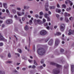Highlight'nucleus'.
I'll return each mask as SVG.
<instances>
[{
    "instance_id": "f257e3e1",
    "label": "nucleus",
    "mask_w": 74,
    "mask_h": 74,
    "mask_svg": "<svg viewBox=\"0 0 74 74\" xmlns=\"http://www.w3.org/2000/svg\"><path fill=\"white\" fill-rule=\"evenodd\" d=\"M37 52L39 55L42 56L45 53V50L43 48H40L38 49Z\"/></svg>"
},
{
    "instance_id": "f03ea898",
    "label": "nucleus",
    "mask_w": 74,
    "mask_h": 74,
    "mask_svg": "<svg viewBox=\"0 0 74 74\" xmlns=\"http://www.w3.org/2000/svg\"><path fill=\"white\" fill-rule=\"evenodd\" d=\"M51 65H53L54 66H56V67L58 68H59L60 69H62V66L61 65H60L56 63H55L53 62H51L50 63Z\"/></svg>"
},
{
    "instance_id": "7ed1b4c3",
    "label": "nucleus",
    "mask_w": 74,
    "mask_h": 74,
    "mask_svg": "<svg viewBox=\"0 0 74 74\" xmlns=\"http://www.w3.org/2000/svg\"><path fill=\"white\" fill-rule=\"evenodd\" d=\"M40 35L44 36V35H45L47 34V31L44 30H42L40 32Z\"/></svg>"
},
{
    "instance_id": "20e7f679",
    "label": "nucleus",
    "mask_w": 74,
    "mask_h": 74,
    "mask_svg": "<svg viewBox=\"0 0 74 74\" xmlns=\"http://www.w3.org/2000/svg\"><path fill=\"white\" fill-rule=\"evenodd\" d=\"M64 27H65V25L63 24H62L60 27L61 31H63L64 30Z\"/></svg>"
},
{
    "instance_id": "39448f33",
    "label": "nucleus",
    "mask_w": 74,
    "mask_h": 74,
    "mask_svg": "<svg viewBox=\"0 0 74 74\" xmlns=\"http://www.w3.org/2000/svg\"><path fill=\"white\" fill-rule=\"evenodd\" d=\"M53 72L54 74H58L60 73V71H59V70L54 69L53 70Z\"/></svg>"
},
{
    "instance_id": "423d86ee",
    "label": "nucleus",
    "mask_w": 74,
    "mask_h": 74,
    "mask_svg": "<svg viewBox=\"0 0 74 74\" xmlns=\"http://www.w3.org/2000/svg\"><path fill=\"white\" fill-rule=\"evenodd\" d=\"M0 40H2V41H5V42H6L7 41V40L4 38H3V36L1 35V34L0 33Z\"/></svg>"
},
{
    "instance_id": "0eeeda50",
    "label": "nucleus",
    "mask_w": 74,
    "mask_h": 74,
    "mask_svg": "<svg viewBox=\"0 0 74 74\" xmlns=\"http://www.w3.org/2000/svg\"><path fill=\"white\" fill-rule=\"evenodd\" d=\"M59 42H60V41H59V39L58 38H56V39L55 45H56V46H57L58 45H59Z\"/></svg>"
},
{
    "instance_id": "6e6552de",
    "label": "nucleus",
    "mask_w": 74,
    "mask_h": 74,
    "mask_svg": "<svg viewBox=\"0 0 74 74\" xmlns=\"http://www.w3.org/2000/svg\"><path fill=\"white\" fill-rule=\"evenodd\" d=\"M5 22L7 24H10V23H11L12 22V20L11 19L8 20L6 21Z\"/></svg>"
},
{
    "instance_id": "1a4fd4ad",
    "label": "nucleus",
    "mask_w": 74,
    "mask_h": 74,
    "mask_svg": "<svg viewBox=\"0 0 74 74\" xmlns=\"http://www.w3.org/2000/svg\"><path fill=\"white\" fill-rule=\"evenodd\" d=\"M71 66L72 74H73V73L74 74V65H71Z\"/></svg>"
},
{
    "instance_id": "9d476101",
    "label": "nucleus",
    "mask_w": 74,
    "mask_h": 74,
    "mask_svg": "<svg viewBox=\"0 0 74 74\" xmlns=\"http://www.w3.org/2000/svg\"><path fill=\"white\" fill-rule=\"evenodd\" d=\"M69 33H68V35H70V34H74V30H73L72 31L71 30V29H70L69 31Z\"/></svg>"
},
{
    "instance_id": "9b49d317",
    "label": "nucleus",
    "mask_w": 74,
    "mask_h": 74,
    "mask_svg": "<svg viewBox=\"0 0 74 74\" xmlns=\"http://www.w3.org/2000/svg\"><path fill=\"white\" fill-rule=\"evenodd\" d=\"M48 15V14L46 13L45 15L44 16L46 18H47V21H50V18L49 17H47V16Z\"/></svg>"
},
{
    "instance_id": "f8f14e48",
    "label": "nucleus",
    "mask_w": 74,
    "mask_h": 74,
    "mask_svg": "<svg viewBox=\"0 0 74 74\" xmlns=\"http://www.w3.org/2000/svg\"><path fill=\"white\" fill-rule=\"evenodd\" d=\"M45 7V10L47 11H48V8L47 7H48V3H46Z\"/></svg>"
},
{
    "instance_id": "ddd939ff",
    "label": "nucleus",
    "mask_w": 74,
    "mask_h": 74,
    "mask_svg": "<svg viewBox=\"0 0 74 74\" xmlns=\"http://www.w3.org/2000/svg\"><path fill=\"white\" fill-rule=\"evenodd\" d=\"M53 44V39H51L48 42V44L50 45H52Z\"/></svg>"
},
{
    "instance_id": "4468645a",
    "label": "nucleus",
    "mask_w": 74,
    "mask_h": 74,
    "mask_svg": "<svg viewBox=\"0 0 74 74\" xmlns=\"http://www.w3.org/2000/svg\"><path fill=\"white\" fill-rule=\"evenodd\" d=\"M64 16H69L70 15V14H68L67 13L65 12L64 14Z\"/></svg>"
},
{
    "instance_id": "2eb2a0df",
    "label": "nucleus",
    "mask_w": 74,
    "mask_h": 74,
    "mask_svg": "<svg viewBox=\"0 0 74 74\" xmlns=\"http://www.w3.org/2000/svg\"><path fill=\"white\" fill-rule=\"evenodd\" d=\"M3 7L5 9H7V3H4L3 4Z\"/></svg>"
},
{
    "instance_id": "dca6fc26",
    "label": "nucleus",
    "mask_w": 74,
    "mask_h": 74,
    "mask_svg": "<svg viewBox=\"0 0 74 74\" xmlns=\"http://www.w3.org/2000/svg\"><path fill=\"white\" fill-rule=\"evenodd\" d=\"M56 12H58V13H60L61 12V10H59V9H57L56 10Z\"/></svg>"
},
{
    "instance_id": "f3484780",
    "label": "nucleus",
    "mask_w": 74,
    "mask_h": 74,
    "mask_svg": "<svg viewBox=\"0 0 74 74\" xmlns=\"http://www.w3.org/2000/svg\"><path fill=\"white\" fill-rule=\"evenodd\" d=\"M24 29L27 31V30L29 29V27H28V26L27 25H26Z\"/></svg>"
},
{
    "instance_id": "a211bd4d",
    "label": "nucleus",
    "mask_w": 74,
    "mask_h": 74,
    "mask_svg": "<svg viewBox=\"0 0 74 74\" xmlns=\"http://www.w3.org/2000/svg\"><path fill=\"white\" fill-rule=\"evenodd\" d=\"M12 13H14V14H15L16 13V10L14 9H12L11 11Z\"/></svg>"
},
{
    "instance_id": "6ab92c4d",
    "label": "nucleus",
    "mask_w": 74,
    "mask_h": 74,
    "mask_svg": "<svg viewBox=\"0 0 74 74\" xmlns=\"http://www.w3.org/2000/svg\"><path fill=\"white\" fill-rule=\"evenodd\" d=\"M56 35H57V36H60V35H61V33L60 32H56Z\"/></svg>"
},
{
    "instance_id": "aec40b11",
    "label": "nucleus",
    "mask_w": 74,
    "mask_h": 74,
    "mask_svg": "<svg viewBox=\"0 0 74 74\" xmlns=\"http://www.w3.org/2000/svg\"><path fill=\"white\" fill-rule=\"evenodd\" d=\"M69 2L71 6L73 5V3H72V2H71V1H69Z\"/></svg>"
},
{
    "instance_id": "412c9836",
    "label": "nucleus",
    "mask_w": 74,
    "mask_h": 74,
    "mask_svg": "<svg viewBox=\"0 0 74 74\" xmlns=\"http://www.w3.org/2000/svg\"><path fill=\"white\" fill-rule=\"evenodd\" d=\"M0 74H5V72L4 71H0Z\"/></svg>"
},
{
    "instance_id": "4be33fe9",
    "label": "nucleus",
    "mask_w": 74,
    "mask_h": 74,
    "mask_svg": "<svg viewBox=\"0 0 74 74\" xmlns=\"http://www.w3.org/2000/svg\"><path fill=\"white\" fill-rule=\"evenodd\" d=\"M18 52H19L20 53H21L22 52V50L19 49H18Z\"/></svg>"
},
{
    "instance_id": "5701e85b",
    "label": "nucleus",
    "mask_w": 74,
    "mask_h": 74,
    "mask_svg": "<svg viewBox=\"0 0 74 74\" xmlns=\"http://www.w3.org/2000/svg\"><path fill=\"white\" fill-rule=\"evenodd\" d=\"M55 6H50V9H55Z\"/></svg>"
},
{
    "instance_id": "b1692460",
    "label": "nucleus",
    "mask_w": 74,
    "mask_h": 74,
    "mask_svg": "<svg viewBox=\"0 0 74 74\" xmlns=\"http://www.w3.org/2000/svg\"><path fill=\"white\" fill-rule=\"evenodd\" d=\"M62 7H63L64 8H65V9H66V6L64 4H63L62 5Z\"/></svg>"
},
{
    "instance_id": "393cba45",
    "label": "nucleus",
    "mask_w": 74,
    "mask_h": 74,
    "mask_svg": "<svg viewBox=\"0 0 74 74\" xmlns=\"http://www.w3.org/2000/svg\"><path fill=\"white\" fill-rule=\"evenodd\" d=\"M65 20L67 22H69V20L67 17H65Z\"/></svg>"
},
{
    "instance_id": "a878e982",
    "label": "nucleus",
    "mask_w": 74,
    "mask_h": 74,
    "mask_svg": "<svg viewBox=\"0 0 74 74\" xmlns=\"http://www.w3.org/2000/svg\"><path fill=\"white\" fill-rule=\"evenodd\" d=\"M60 51L61 53H62V52H64V50L62 49H61L60 50Z\"/></svg>"
},
{
    "instance_id": "bb28decb",
    "label": "nucleus",
    "mask_w": 74,
    "mask_h": 74,
    "mask_svg": "<svg viewBox=\"0 0 74 74\" xmlns=\"http://www.w3.org/2000/svg\"><path fill=\"white\" fill-rule=\"evenodd\" d=\"M34 64L36 66H37L38 65L37 64V62H36V60H34Z\"/></svg>"
},
{
    "instance_id": "cd10ccee",
    "label": "nucleus",
    "mask_w": 74,
    "mask_h": 74,
    "mask_svg": "<svg viewBox=\"0 0 74 74\" xmlns=\"http://www.w3.org/2000/svg\"><path fill=\"white\" fill-rule=\"evenodd\" d=\"M71 10V8H67L66 9L67 11H69Z\"/></svg>"
},
{
    "instance_id": "c85d7f7f",
    "label": "nucleus",
    "mask_w": 74,
    "mask_h": 74,
    "mask_svg": "<svg viewBox=\"0 0 74 74\" xmlns=\"http://www.w3.org/2000/svg\"><path fill=\"white\" fill-rule=\"evenodd\" d=\"M49 38H47V39H46V40H45V42H47V41H48V40H49Z\"/></svg>"
},
{
    "instance_id": "c756f323",
    "label": "nucleus",
    "mask_w": 74,
    "mask_h": 74,
    "mask_svg": "<svg viewBox=\"0 0 74 74\" xmlns=\"http://www.w3.org/2000/svg\"><path fill=\"white\" fill-rule=\"evenodd\" d=\"M12 61H7L6 62V63H12Z\"/></svg>"
},
{
    "instance_id": "7c9ffc66",
    "label": "nucleus",
    "mask_w": 74,
    "mask_h": 74,
    "mask_svg": "<svg viewBox=\"0 0 74 74\" xmlns=\"http://www.w3.org/2000/svg\"><path fill=\"white\" fill-rule=\"evenodd\" d=\"M5 19V17H2L1 16H0V19Z\"/></svg>"
},
{
    "instance_id": "2f4dec72",
    "label": "nucleus",
    "mask_w": 74,
    "mask_h": 74,
    "mask_svg": "<svg viewBox=\"0 0 74 74\" xmlns=\"http://www.w3.org/2000/svg\"><path fill=\"white\" fill-rule=\"evenodd\" d=\"M48 25V23H46L44 24V26H47Z\"/></svg>"
},
{
    "instance_id": "473e14b6",
    "label": "nucleus",
    "mask_w": 74,
    "mask_h": 74,
    "mask_svg": "<svg viewBox=\"0 0 74 74\" xmlns=\"http://www.w3.org/2000/svg\"><path fill=\"white\" fill-rule=\"evenodd\" d=\"M11 56V54H10V53H9L8 54V58H10Z\"/></svg>"
},
{
    "instance_id": "72a5a7b5",
    "label": "nucleus",
    "mask_w": 74,
    "mask_h": 74,
    "mask_svg": "<svg viewBox=\"0 0 74 74\" xmlns=\"http://www.w3.org/2000/svg\"><path fill=\"white\" fill-rule=\"evenodd\" d=\"M36 66L34 65H33L32 67V69H35Z\"/></svg>"
},
{
    "instance_id": "f704fd0d",
    "label": "nucleus",
    "mask_w": 74,
    "mask_h": 74,
    "mask_svg": "<svg viewBox=\"0 0 74 74\" xmlns=\"http://www.w3.org/2000/svg\"><path fill=\"white\" fill-rule=\"evenodd\" d=\"M28 61H29V63H31V62H33V60L29 59L28 60Z\"/></svg>"
},
{
    "instance_id": "c9c22d12",
    "label": "nucleus",
    "mask_w": 74,
    "mask_h": 74,
    "mask_svg": "<svg viewBox=\"0 0 74 74\" xmlns=\"http://www.w3.org/2000/svg\"><path fill=\"white\" fill-rule=\"evenodd\" d=\"M41 63L42 64V63H44V60H42L41 61Z\"/></svg>"
},
{
    "instance_id": "e433bc0d",
    "label": "nucleus",
    "mask_w": 74,
    "mask_h": 74,
    "mask_svg": "<svg viewBox=\"0 0 74 74\" xmlns=\"http://www.w3.org/2000/svg\"><path fill=\"white\" fill-rule=\"evenodd\" d=\"M43 14V12H40V15H42Z\"/></svg>"
},
{
    "instance_id": "4c0bfd02",
    "label": "nucleus",
    "mask_w": 74,
    "mask_h": 74,
    "mask_svg": "<svg viewBox=\"0 0 74 74\" xmlns=\"http://www.w3.org/2000/svg\"><path fill=\"white\" fill-rule=\"evenodd\" d=\"M57 7L58 8H60V5H59L58 3H57Z\"/></svg>"
},
{
    "instance_id": "58836bf2",
    "label": "nucleus",
    "mask_w": 74,
    "mask_h": 74,
    "mask_svg": "<svg viewBox=\"0 0 74 74\" xmlns=\"http://www.w3.org/2000/svg\"><path fill=\"white\" fill-rule=\"evenodd\" d=\"M19 12H17V15L18 16H21V15L19 13Z\"/></svg>"
},
{
    "instance_id": "ea45409f",
    "label": "nucleus",
    "mask_w": 74,
    "mask_h": 74,
    "mask_svg": "<svg viewBox=\"0 0 74 74\" xmlns=\"http://www.w3.org/2000/svg\"><path fill=\"white\" fill-rule=\"evenodd\" d=\"M17 10H18V11H20L21 10V8H17Z\"/></svg>"
},
{
    "instance_id": "a19ab883",
    "label": "nucleus",
    "mask_w": 74,
    "mask_h": 74,
    "mask_svg": "<svg viewBox=\"0 0 74 74\" xmlns=\"http://www.w3.org/2000/svg\"><path fill=\"white\" fill-rule=\"evenodd\" d=\"M37 22L39 23V22H41V21L40 20H37Z\"/></svg>"
},
{
    "instance_id": "79ce46f5",
    "label": "nucleus",
    "mask_w": 74,
    "mask_h": 74,
    "mask_svg": "<svg viewBox=\"0 0 74 74\" xmlns=\"http://www.w3.org/2000/svg\"><path fill=\"white\" fill-rule=\"evenodd\" d=\"M6 12L8 13H9V11H8V9L6 10Z\"/></svg>"
},
{
    "instance_id": "37998d69",
    "label": "nucleus",
    "mask_w": 74,
    "mask_h": 74,
    "mask_svg": "<svg viewBox=\"0 0 74 74\" xmlns=\"http://www.w3.org/2000/svg\"><path fill=\"white\" fill-rule=\"evenodd\" d=\"M46 21L45 20V19H44V18L43 19V22H44V23Z\"/></svg>"
},
{
    "instance_id": "c03bdc74",
    "label": "nucleus",
    "mask_w": 74,
    "mask_h": 74,
    "mask_svg": "<svg viewBox=\"0 0 74 74\" xmlns=\"http://www.w3.org/2000/svg\"><path fill=\"white\" fill-rule=\"evenodd\" d=\"M46 29H47V30H49V26H47L46 27Z\"/></svg>"
},
{
    "instance_id": "a18cd8bd",
    "label": "nucleus",
    "mask_w": 74,
    "mask_h": 74,
    "mask_svg": "<svg viewBox=\"0 0 74 74\" xmlns=\"http://www.w3.org/2000/svg\"><path fill=\"white\" fill-rule=\"evenodd\" d=\"M56 16L57 18H58L59 17V15L58 14L56 15Z\"/></svg>"
},
{
    "instance_id": "49530a36",
    "label": "nucleus",
    "mask_w": 74,
    "mask_h": 74,
    "mask_svg": "<svg viewBox=\"0 0 74 74\" xmlns=\"http://www.w3.org/2000/svg\"><path fill=\"white\" fill-rule=\"evenodd\" d=\"M0 7H2V3L0 2Z\"/></svg>"
},
{
    "instance_id": "de8ad7c7",
    "label": "nucleus",
    "mask_w": 74,
    "mask_h": 74,
    "mask_svg": "<svg viewBox=\"0 0 74 74\" xmlns=\"http://www.w3.org/2000/svg\"><path fill=\"white\" fill-rule=\"evenodd\" d=\"M15 55H17V56H20L19 54L18 53H16Z\"/></svg>"
},
{
    "instance_id": "09e8293b",
    "label": "nucleus",
    "mask_w": 74,
    "mask_h": 74,
    "mask_svg": "<svg viewBox=\"0 0 74 74\" xmlns=\"http://www.w3.org/2000/svg\"><path fill=\"white\" fill-rule=\"evenodd\" d=\"M35 16L36 18H38V15L37 14H36L35 15Z\"/></svg>"
},
{
    "instance_id": "8fccbe9b",
    "label": "nucleus",
    "mask_w": 74,
    "mask_h": 74,
    "mask_svg": "<svg viewBox=\"0 0 74 74\" xmlns=\"http://www.w3.org/2000/svg\"><path fill=\"white\" fill-rule=\"evenodd\" d=\"M14 37H15L16 38V40H18V39L17 38H16L15 35H14Z\"/></svg>"
},
{
    "instance_id": "3c124183",
    "label": "nucleus",
    "mask_w": 74,
    "mask_h": 74,
    "mask_svg": "<svg viewBox=\"0 0 74 74\" xmlns=\"http://www.w3.org/2000/svg\"><path fill=\"white\" fill-rule=\"evenodd\" d=\"M63 59H62V60H61V62H62V63H63V62H64V61L63 60Z\"/></svg>"
},
{
    "instance_id": "603ef678",
    "label": "nucleus",
    "mask_w": 74,
    "mask_h": 74,
    "mask_svg": "<svg viewBox=\"0 0 74 74\" xmlns=\"http://www.w3.org/2000/svg\"><path fill=\"white\" fill-rule=\"evenodd\" d=\"M26 69V68H23L22 69L23 70H25Z\"/></svg>"
},
{
    "instance_id": "864d4df0",
    "label": "nucleus",
    "mask_w": 74,
    "mask_h": 74,
    "mask_svg": "<svg viewBox=\"0 0 74 74\" xmlns=\"http://www.w3.org/2000/svg\"><path fill=\"white\" fill-rule=\"evenodd\" d=\"M19 22H20L21 24H22V22H21V19H19Z\"/></svg>"
},
{
    "instance_id": "5fc2aeb1",
    "label": "nucleus",
    "mask_w": 74,
    "mask_h": 74,
    "mask_svg": "<svg viewBox=\"0 0 74 74\" xmlns=\"http://www.w3.org/2000/svg\"><path fill=\"white\" fill-rule=\"evenodd\" d=\"M0 46H3V43H0Z\"/></svg>"
},
{
    "instance_id": "6e6d98bb",
    "label": "nucleus",
    "mask_w": 74,
    "mask_h": 74,
    "mask_svg": "<svg viewBox=\"0 0 74 74\" xmlns=\"http://www.w3.org/2000/svg\"><path fill=\"white\" fill-rule=\"evenodd\" d=\"M14 73H17L18 71H17L15 70L14 71Z\"/></svg>"
},
{
    "instance_id": "4d7b16f0",
    "label": "nucleus",
    "mask_w": 74,
    "mask_h": 74,
    "mask_svg": "<svg viewBox=\"0 0 74 74\" xmlns=\"http://www.w3.org/2000/svg\"><path fill=\"white\" fill-rule=\"evenodd\" d=\"M22 21H25V17H23L22 18Z\"/></svg>"
},
{
    "instance_id": "13d9d810",
    "label": "nucleus",
    "mask_w": 74,
    "mask_h": 74,
    "mask_svg": "<svg viewBox=\"0 0 74 74\" xmlns=\"http://www.w3.org/2000/svg\"><path fill=\"white\" fill-rule=\"evenodd\" d=\"M48 12H49V14H51V12H50V11H49Z\"/></svg>"
},
{
    "instance_id": "bf43d9fd",
    "label": "nucleus",
    "mask_w": 74,
    "mask_h": 74,
    "mask_svg": "<svg viewBox=\"0 0 74 74\" xmlns=\"http://www.w3.org/2000/svg\"><path fill=\"white\" fill-rule=\"evenodd\" d=\"M65 3L66 4H68V2H67V1H65Z\"/></svg>"
},
{
    "instance_id": "052dcab7",
    "label": "nucleus",
    "mask_w": 74,
    "mask_h": 74,
    "mask_svg": "<svg viewBox=\"0 0 74 74\" xmlns=\"http://www.w3.org/2000/svg\"><path fill=\"white\" fill-rule=\"evenodd\" d=\"M4 26H5V25H4V24H3L2 25V27H4Z\"/></svg>"
},
{
    "instance_id": "680f3d73",
    "label": "nucleus",
    "mask_w": 74,
    "mask_h": 74,
    "mask_svg": "<svg viewBox=\"0 0 74 74\" xmlns=\"http://www.w3.org/2000/svg\"><path fill=\"white\" fill-rule=\"evenodd\" d=\"M10 7H13V6H15L14 5H10Z\"/></svg>"
},
{
    "instance_id": "e2e57ef3",
    "label": "nucleus",
    "mask_w": 74,
    "mask_h": 74,
    "mask_svg": "<svg viewBox=\"0 0 74 74\" xmlns=\"http://www.w3.org/2000/svg\"><path fill=\"white\" fill-rule=\"evenodd\" d=\"M3 21H0V23H3Z\"/></svg>"
},
{
    "instance_id": "0e129e2a",
    "label": "nucleus",
    "mask_w": 74,
    "mask_h": 74,
    "mask_svg": "<svg viewBox=\"0 0 74 74\" xmlns=\"http://www.w3.org/2000/svg\"><path fill=\"white\" fill-rule=\"evenodd\" d=\"M57 27V26H55L54 27V29H56Z\"/></svg>"
},
{
    "instance_id": "69168bd1",
    "label": "nucleus",
    "mask_w": 74,
    "mask_h": 74,
    "mask_svg": "<svg viewBox=\"0 0 74 74\" xmlns=\"http://www.w3.org/2000/svg\"><path fill=\"white\" fill-rule=\"evenodd\" d=\"M2 11L3 12H5V10L3 9L2 10Z\"/></svg>"
},
{
    "instance_id": "338daca9",
    "label": "nucleus",
    "mask_w": 74,
    "mask_h": 74,
    "mask_svg": "<svg viewBox=\"0 0 74 74\" xmlns=\"http://www.w3.org/2000/svg\"><path fill=\"white\" fill-rule=\"evenodd\" d=\"M29 22L30 23H32V20H31L29 21Z\"/></svg>"
},
{
    "instance_id": "774afa93",
    "label": "nucleus",
    "mask_w": 74,
    "mask_h": 74,
    "mask_svg": "<svg viewBox=\"0 0 74 74\" xmlns=\"http://www.w3.org/2000/svg\"><path fill=\"white\" fill-rule=\"evenodd\" d=\"M30 14H33V11H30Z\"/></svg>"
}]
</instances>
